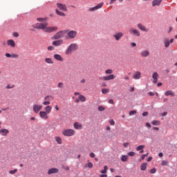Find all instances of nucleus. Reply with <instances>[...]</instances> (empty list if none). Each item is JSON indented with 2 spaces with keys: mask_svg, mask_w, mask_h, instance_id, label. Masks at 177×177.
<instances>
[{
  "mask_svg": "<svg viewBox=\"0 0 177 177\" xmlns=\"http://www.w3.org/2000/svg\"><path fill=\"white\" fill-rule=\"evenodd\" d=\"M34 28H37L39 30H43L44 32H53V31H57V27L51 26L48 27V23H38L35 24V26H33Z\"/></svg>",
  "mask_w": 177,
  "mask_h": 177,
  "instance_id": "nucleus-1",
  "label": "nucleus"
},
{
  "mask_svg": "<svg viewBox=\"0 0 177 177\" xmlns=\"http://www.w3.org/2000/svg\"><path fill=\"white\" fill-rule=\"evenodd\" d=\"M78 49V44L75 43L71 44L66 50L65 51V54L68 55H71L73 52H75Z\"/></svg>",
  "mask_w": 177,
  "mask_h": 177,
  "instance_id": "nucleus-2",
  "label": "nucleus"
},
{
  "mask_svg": "<svg viewBox=\"0 0 177 177\" xmlns=\"http://www.w3.org/2000/svg\"><path fill=\"white\" fill-rule=\"evenodd\" d=\"M105 73L106 74H111L108 76H103L102 77H100V80H103L104 81H110L111 80H114V78H115V75H111L113 74V70L111 69H107Z\"/></svg>",
  "mask_w": 177,
  "mask_h": 177,
  "instance_id": "nucleus-3",
  "label": "nucleus"
},
{
  "mask_svg": "<svg viewBox=\"0 0 177 177\" xmlns=\"http://www.w3.org/2000/svg\"><path fill=\"white\" fill-rule=\"evenodd\" d=\"M67 33L66 30H61L57 32L53 37L52 39H60L64 37V35Z\"/></svg>",
  "mask_w": 177,
  "mask_h": 177,
  "instance_id": "nucleus-4",
  "label": "nucleus"
},
{
  "mask_svg": "<svg viewBox=\"0 0 177 177\" xmlns=\"http://www.w3.org/2000/svg\"><path fill=\"white\" fill-rule=\"evenodd\" d=\"M62 134L64 135V136H74V135H75V131L72 129H68L66 130H63Z\"/></svg>",
  "mask_w": 177,
  "mask_h": 177,
  "instance_id": "nucleus-5",
  "label": "nucleus"
},
{
  "mask_svg": "<svg viewBox=\"0 0 177 177\" xmlns=\"http://www.w3.org/2000/svg\"><path fill=\"white\" fill-rule=\"evenodd\" d=\"M65 31H66L67 35L71 39H74L77 37V31L75 30H65Z\"/></svg>",
  "mask_w": 177,
  "mask_h": 177,
  "instance_id": "nucleus-6",
  "label": "nucleus"
},
{
  "mask_svg": "<svg viewBox=\"0 0 177 177\" xmlns=\"http://www.w3.org/2000/svg\"><path fill=\"white\" fill-rule=\"evenodd\" d=\"M42 105L35 104L32 106V110L35 114H38L39 113L40 110H42Z\"/></svg>",
  "mask_w": 177,
  "mask_h": 177,
  "instance_id": "nucleus-7",
  "label": "nucleus"
},
{
  "mask_svg": "<svg viewBox=\"0 0 177 177\" xmlns=\"http://www.w3.org/2000/svg\"><path fill=\"white\" fill-rule=\"evenodd\" d=\"M103 5H104V3L102 2L98 3L97 6L88 8V12H95V10H97L98 9H101V8H103Z\"/></svg>",
  "mask_w": 177,
  "mask_h": 177,
  "instance_id": "nucleus-8",
  "label": "nucleus"
},
{
  "mask_svg": "<svg viewBox=\"0 0 177 177\" xmlns=\"http://www.w3.org/2000/svg\"><path fill=\"white\" fill-rule=\"evenodd\" d=\"M129 31L130 34H131V35H136V37H140V32H139V30H138V29L131 28L129 29Z\"/></svg>",
  "mask_w": 177,
  "mask_h": 177,
  "instance_id": "nucleus-9",
  "label": "nucleus"
},
{
  "mask_svg": "<svg viewBox=\"0 0 177 177\" xmlns=\"http://www.w3.org/2000/svg\"><path fill=\"white\" fill-rule=\"evenodd\" d=\"M57 6L59 10H62V12H67V6H66V4L57 3Z\"/></svg>",
  "mask_w": 177,
  "mask_h": 177,
  "instance_id": "nucleus-10",
  "label": "nucleus"
},
{
  "mask_svg": "<svg viewBox=\"0 0 177 177\" xmlns=\"http://www.w3.org/2000/svg\"><path fill=\"white\" fill-rule=\"evenodd\" d=\"M122 37H124V33L119 32L113 35V37L115 38V41H120Z\"/></svg>",
  "mask_w": 177,
  "mask_h": 177,
  "instance_id": "nucleus-11",
  "label": "nucleus"
},
{
  "mask_svg": "<svg viewBox=\"0 0 177 177\" xmlns=\"http://www.w3.org/2000/svg\"><path fill=\"white\" fill-rule=\"evenodd\" d=\"M52 45H53V46H61V45H63V39L54 41H53Z\"/></svg>",
  "mask_w": 177,
  "mask_h": 177,
  "instance_id": "nucleus-12",
  "label": "nucleus"
},
{
  "mask_svg": "<svg viewBox=\"0 0 177 177\" xmlns=\"http://www.w3.org/2000/svg\"><path fill=\"white\" fill-rule=\"evenodd\" d=\"M39 117L42 120H48V118H49V116H48V113H46V112H45V111H40L39 112Z\"/></svg>",
  "mask_w": 177,
  "mask_h": 177,
  "instance_id": "nucleus-13",
  "label": "nucleus"
},
{
  "mask_svg": "<svg viewBox=\"0 0 177 177\" xmlns=\"http://www.w3.org/2000/svg\"><path fill=\"white\" fill-rule=\"evenodd\" d=\"M137 26L140 30H141V31H145V32H147V31H149V29L147 28L146 26H145V25L142 24H138Z\"/></svg>",
  "mask_w": 177,
  "mask_h": 177,
  "instance_id": "nucleus-14",
  "label": "nucleus"
},
{
  "mask_svg": "<svg viewBox=\"0 0 177 177\" xmlns=\"http://www.w3.org/2000/svg\"><path fill=\"white\" fill-rule=\"evenodd\" d=\"M142 77V73L140 71H136L135 74L133 75V80H140Z\"/></svg>",
  "mask_w": 177,
  "mask_h": 177,
  "instance_id": "nucleus-15",
  "label": "nucleus"
},
{
  "mask_svg": "<svg viewBox=\"0 0 177 177\" xmlns=\"http://www.w3.org/2000/svg\"><path fill=\"white\" fill-rule=\"evenodd\" d=\"M158 73L157 72H155L152 75V78L153 80V84H157L158 82Z\"/></svg>",
  "mask_w": 177,
  "mask_h": 177,
  "instance_id": "nucleus-16",
  "label": "nucleus"
},
{
  "mask_svg": "<svg viewBox=\"0 0 177 177\" xmlns=\"http://www.w3.org/2000/svg\"><path fill=\"white\" fill-rule=\"evenodd\" d=\"M59 172V169L57 168H51L48 169L47 174L48 175H52V174H57Z\"/></svg>",
  "mask_w": 177,
  "mask_h": 177,
  "instance_id": "nucleus-17",
  "label": "nucleus"
},
{
  "mask_svg": "<svg viewBox=\"0 0 177 177\" xmlns=\"http://www.w3.org/2000/svg\"><path fill=\"white\" fill-rule=\"evenodd\" d=\"M7 45H8V46H10L11 48H15L16 43L15 42V40L9 39L7 41Z\"/></svg>",
  "mask_w": 177,
  "mask_h": 177,
  "instance_id": "nucleus-18",
  "label": "nucleus"
},
{
  "mask_svg": "<svg viewBox=\"0 0 177 177\" xmlns=\"http://www.w3.org/2000/svg\"><path fill=\"white\" fill-rule=\"evenodd\" d=\"M54 59H55V60H57L58 62H64V58H63L62 57V55H59V54H55L53 55Z\"/></svg>",
  "mask_w": 177,
  "mask_h": 177,
  "instance_id": "nucleus-19",
  "label": "nucleus"
},
{
  "mask_svg": "<svg viewBox=\"0 0 177 177\" xmlns=\"http://www.w3.org/2000/svg\"><path fill=\"white\" fill-rule=\"evenodd\" d=\"M73 127L75 128V129H82V124H81L80 122H75L73 124Z\"/></svg>",
  "mask_w": 177,
  "mask_h": 177,
  "instance_id": "nucleus-20",
  "label": "nucleus"
},
{
  "mask_svg": "<svg viewBox=\"0 0 177 177\" xmlns=\"http://www.w3.org/2000/svg\"><path fill=\"white\" fill-rule=\"evenodd\" d=\"M150 55V53L148 50H142L140 53V56L142 57H147Z\"/></svg>",
  "mask_w": 177,
  "mask_h": 177,
  "instance_id": "nucleus-21",
  "label": "nucleus"
},
{
  "mask_svg": "<svg viewBox=\"0 0 177 177\" xmlns=\"http://www.w3.org/2000/svg\"><path fill=\"white\" fill-rule=\"evenodd\" d=\"M0 133H1L2 136H6L8 133H9V130L6 129H1Z\"/></svg>",
  "mask_w": 177,
  "mask_h": 177,
  "instance_id": "nucleus-22",
  "label": "nucleus"
},
{
  "mask_svg": "<svg viewBox=\"0 0 177 177\" xmlns=\"http://www.w3.org/2000/svg\"><path fill=\"white\" fill-rule=\"evenodd\" d=\"M162 0H153L152 2V6H160Z\"/></svg>",
  "mask_w": 177,
  "mask_h": 177,
  "instance_id": "nucleus-23",
  "label": "nucleus"
},
{
  "mask_svg": "<svg viewBox=\"0 0 177 177\" xmlns=\"http://www.w3.org/2000/svg\"><path fill=\"white\" fill-rule=\"evenodd\" d=\"M163 43L165 44V48H169V45L171 43H169V39L168 38L165 37L163 39Z\"/></svg>",
  "mask_w": 177,
  "mask_h": 177,
  "instance_id": "nucleus-24",
  "label": "nucleus"
},
{
  "mask_svg": "<svg viewBox=\"0 0 177 177\" xmlns=\"http://www.w3.org/2000/svg\"><path fill=\"white\" fill-rule=\"evenodd\" d=\"M45 110V113H48V114H50V112L52 111V106H47L45 107L44 109Z\"/></svg>",
  "mask_w": 177,
  "mask_h": 177,
  "instance_id": "nucleus-25",
  "label": "nucleus"
},
{
  "mask_svg": "<svg viewBox=\"0 0 177 177\" xmlns=\"http://www.w3.org/2000/svg\"><path fill=\"white\" fill-rule=\"evenodd\" d=\"M165 96H175V93L172 91L169 90L165 93Z\"/></svg>",
  "mask_w": 177,
  "mask_h": 177,
  "instance_id": "nucleus-26",
  "label": "nucleus"
},
{
  "mask_svg": "<svg viewBox=\"0 0 177 177\" xmlns=\"http://www.w3.org/2000/svg\"><path fill=\"white\" fill-rule=\"evenodd\" d=\"M45 63H47V64H53V59L52 58H46L44 59Z\"/></svg>",
  "mask_w": 177,
  "mask_h": 177,
  "instance_id": "nucleus-27",
  "label": "nucleus"
},
{
  "mask_svg": "<svg viewBox=\"0 0 177 177\" xmlns=\"http://www.w3.org/2000/svg\"><path fill=\"white\" fill-rule=\"evenodd\" d=\"M57 15H58L59 16H61L62 17H66V14H64L63 12L59 10H55Z\"/></svg>",
  "mask_w": 177,
  "mask_h": 177,
  "instance_id": "nucleus-28",
  "label": "nucleus"
},
{
  "mask_svg": "<svg viewBox=\"0 0 177 177\" xmlns=\"http://www.w3.org/2000/svg\"><path fill=\"white\" fill-rule=\"evenodd\" d=\"M141 171H146L147 169V163L145 162L140 165Z\"/></svg>",
  "mask_w": 177,
  "mask_h": 177,
  "instance_id": "nucleus-29",
  "label": "nucleus"
},
{
  "mask_svg": "<svg viewBox=\"0 0 177 177\" xmlns=\"http://www.w3.org/2000/svg\"><path fill=\"white\" fill-rule=\"evenodd\" d=\"M79 100H80V102H86V97H85V96L82 95H79Z\"/></svg>",
  "mask_w": 177,
  "mask_h": 177,
  "instance_id": "nucleus-30",
  "label": "nucleus"
},
{
  "mask_svg": "<svg viewBox=\"0 0 177 177\" xmlns=\"http://www.w3.org/2000/svg\"><path fill=\"white\" fill-rule=\"evenodd\" d=\"M121 160L123 161L124 162H126V161H128V156L127 155L122 156Z\"/></svg>",
  "mask_w": 177,
  "mask_h": 177,
  "instance_id": "nucleus-31",
  "label": "nucleus"
},
{
  "mask_svg": "<svg viewBox=\"0 0 177 177\" xmlns=\"http://www.w3.org/2000/svg\"><path fill=\"white\" fill-rule=\"evenodd\" d=\"M152 125H156V127L160 125L161 122L159 120H153L151 122Z\"/></svg>",
  "mask_w": 177,
  "mask_h": 177,
  "instance_id": "nucleus-32",
  "label": "nucleus"
},
{
  "mask_svg": "<svg viewBox=\"0 0 177 177\" xmlns=\"http://www.w3.org/2000/svg\"><path fill=\"white\" fill-rule=\"evenodd\" d=\"M87 167L88 168H93V164L91 162H88L87 165H86L84 168H86Z\"/></svg>",
  "mask_w": 177,
  "mask_h": 177,
  "instance_id": "nucleus-33",
  "label": "nucleus"
},
{
  "mask_svg": "<svg viewBox=\"0 0 177 177\" xmlns=\"http://www.w3.org/2000/svg\"><path fill=\"white\" fill-rule=\"evenodd\" d=\"M37 20L40 23H44V21H46V20H48V18H37Z\"/></svg>",
  "mask_w": 177,
  "mask_h": 177,
  "instance_id": "nucleus-34",
  "label": "nucleus"
},
{
  "mask_svg": "<svg viewBox=\"0 0 177 177\" xmlns=\"http://www.w3.org/2000/svg\"><path fill=\"white\" fill-rule=\"evenodd\" d=\"M55 140L58 143V145H62V138L56 137Z\"/></svg>",
  "mask_w": 177,
  "mask_h": 177,
  "instance_id": "nucleus-35",
  "label": "nucleus"
},
{
  "mask_svg": "<svg viewBox=\"0 0 177 177\" xmlns=\"http://www.w3.org/2000/svg\"><path fill=\"white\" fill-rule=\"evenodd\" d=\"M145 149V145H140L136 147L137 151H140V150H143Z\"/></svg>",
  "mask_w": 177,
  "mask_h": 177,
  "instance_id": "nucleus-36",
  "label": "nucleus"
},
{
  "mask_svg": "<svg viewBox=\"0 0 177 177\" xmlns=\"http://www.w3.org/2000/svg\"><path fill=\"white\" fill-rule=\"evenodd\" d=\"M17 171H18L17 169H15L14 170H10L9 174H10V175H15V174H16Z\"/></svg>",
  "mask_w": 177,
  "mask_h": 177,
  "instance_id": "nucleus-37",
  "label": "nucleus"
},
{
  "mask_svg": "<svg viewBox=\"0 0 177 177\" xmlns=\"http://www.w3.org/2000/svg\"><path fill=\"white\" fill-rule=\"evenodd\" d=\"M64 83H63V82H59L57 84V88H64Z\"/></svg>",
  "mask_w": 177,
  "mask_h": 177,
  "instance_id": "nucleus-38",
  "label": "nucleus"
},
{
  "mask_svg": "<svg viewBox=\"0 0 177 177\" xmlns=\"http://www.w3.org/2000/svg\"><path fill=\"white\" fill-rule=\"evenodd\" d=\"M128 156H129L130 157H135V155L136 154L135 152L133 151H130L128 153Z\"/></svg>",
  "mask_w": 177,
  "mask_h": 177,
  "instance_id": "nucleus-39",
  "label": "nucleus"
},
{
  "mask_svg": "<svg viewBox=\"0 0 177 177\" xmlns=\"http://www.w3.org/2000/svg\"><path fill=\"white\" fill-rule=\"evenodd\" d=\"M50 99H53L52 95H47L44 97V100H50Z\"/></svg>",
  "mask_w": 177,
  "mask_h": 177,
  "instance_id": "nucleus-40",
  "label": "nucleus"
},
{
  "mask_svg": "<svg viewBox=\"0 0 177 177\" xmlns=\"http://www.w3.org/2000/svg\"><path fill=\"white\" fill-rule=\"evenodd\" d=\"M161 165H163V166L168 165V160H162L161 162Z\"/></svg>",
  "mask_w": 177,
  "mask_h": 177,
  "instance_id": "nucleus-41",
  "label": "nucleus"
},
{
  "mask_svg": "<svg viewBox=\"0 0 177 177\" xmlns=\"http://www.w3.org/2000/svg\"><path fill=\"white\" fill-rule=\"evenodd\" d=\"M109 91V88H103L102 90V93H104V94L108 93Z\"/></svg>",
  "mask_w": 177,
  "mask_h": 177,
  "instance_id": "nucleus-42",
  "label": "nucleus"
},
{
  "mask_svg": "<svg viewBox=\"0 0 177 177\" xmlns=\"http://www.w3.org/2000/svg\"><path fill=\"white\" fill-rule=\"evenodd\" d=\"M147 156H149V153H147L146 154H144L141 156L140 160H145V158H146V157H147Z\"/></svg>",
  "mask_w": 177,
  "mask_h": 177,
  "instance_id": "nucleus-43",
  "label": "nucleus"
},
{
  "mask_svg": "<svg viewBox=\"0 0 177 177\" xmlns=\"http://www.w3.org/2000/svg\"><path fill=\"white\" fill-rule=\"evenodd\" d=\"M11 57H12L13 59H17V57H19V55H17V54H11Z\"/></svg>",
  "mask_w": 177,
  "mask_h": 177,
  "instance_id": "nucleus-44",
  "label": "nucleus"
},
{
  "mask_svg": "<svg viewBox=\"0 0 177 177\" xmlns=\"http://www.w3.org/2000/svg\"><path fill=\"white\" fill-rule=\"evenodd\" d=\"M43 104H44V106H49V104H50V102H49V101H44L43 102Z\"/></svg>",
  "mask_w": 177,
  "mask_h": 177,
  "instance_id": "nucleus-45",
  "label": "nucleus"
},
{
  "mask_svg": "<svg viewBox=\"0 0 177 177\" xmlns=\"http://www.w3.org/2000/svg\"><path fill=\"white\" fill-rule=\"evenodd\" d=\"M157 172V169L156 168H153L150 170L151 174H156Z\"/></svg>",
  "mask_w": 177,
  "mask_h": 177,
  "instance_id": "nucleus-46",
  "label": "nucleus"
},
{
  "mask_svg": "<svg viewBox=\"0 0 177 177\" xmlns=\"http://www.w3.org/2000/svg\"><path fill=\"white\" fill-rule=\"evenodd\" d=\"M98 110H99V111H103L105 110V109L104 108L103 106H98Z\"/></svg>",
  "mask_w": 177,
  "mask_h": 177,
  "instance_id": "nucleus-47",
  "label": "nucleus"
},
{
  "mask_svg": "<svg viewBox=\"0 0 177 177\" xmlns=\"http://www.w3.org/2000/svg\"><path fill=\"white\" fill-rule=\"evenodd\" d=\"M48 50H55V47H53V46H50L48 47Z\"/></svg>",
  "mask_w": 177,
  "mask_h": 177,
  "instance_id": "nucleus-48",
  "label": "nucleus"
},
{
  "mask_svg": "<svg viewBox=\"0 0 177 177\" xmlns=\"http://www.w3.org/2000/svg\"><path fill=\"white\" fill-rule=\"evenodd\" d=\"M129 114V115H133V114H136V111H131Z\"/></svg>",
  "mask_w": 177,
  "mask_h": 177,
  "instance_id": "nucleus-49",
  "label": "nucleus"
},
{
  "mask_svg": "<svg viewBox=\"0 0 177 177\" xmlns=\"http://www.w3.org/2000/svg\"><path fill=\"white\" fill-rule=\"evenodd\" d=\"M108 102L110 104H114V100L113 99H111L108 101Z\"/></svg>",
  "mask_w": 177,
  "mask_h": 177,
  "instance_id": "nucleus-50",
  "label": "nucleus"
},
{
  "mask_svg": "<svg viewBox=\"0 0 177 177\" xmlns=\"http://www.w3.org/2000/svg\"><path fill=\"white\" fill-rule=\"evenodd\" d=\"M109 124H110L111 125H114V124H115V122H114V120H110V121H109Z\"/></svg>",
  "mask_w": 177,
  "mask_h": 177,
  "instance_id": "nucleus-51",
  "label": "nucleus"
},
{
  "mask_svg": "<svg viewBox=\"0 0 177 177\" xmlns=\"http://www.w3.org/2000/svg\"><path fill=\"white\" fill-rule=\"evenodd\" d=\"M142 115H143V117H146L147 115H149V112H144L143 113H142Z\"/></svg>",
  "mask_w": 177,
  "mask_h": 177,
  "instance_id": "nucleus-52",
  "label": "nucleus"
},
{
  "mask_svg": "<svg viewBox=\"0 0 177 177\" xmlns=\"http://www.w3.org/2000/svg\"><path fill=\"white\" fill-rule=\"evenodd\" d=\"M13 37H15L16 38H17V37H19V33H17V32H14L13 33Z\"/></svg>",
  "mask_w": 177,
  "mask_h": 177,
  "instance_id": "nucleus-53",
  "label": "nucleus"
},
{
  "mask_svg": "<svg viewBox=\"0 0 177 177\" xmlns=\"http://www.w3.org/2000/svg\"><path fill=\"white\" fill-rule=\"evenodd\" d=\"M146 127H147V128H151V124H150V123H149V122H147Z\"/></svg>",
  "mask_w": 177,
  "mask_h": 177,
  "instance_id": "nucleus-54",
  "label": "nucleus"
},
{
  "mask_svg": "<svg viewBox=\"0 0 177 177\" xmlns=\"http://www.w3.org/2000/svg\"><path fill=\"white\" fill-rule=\"evenodd\" d=\"M90 157H91V158H95V153H90Z\"/></svg>",
  "mask_w": 177,
  "mask_h": 177,
  "instance_id": "nucleus-55",
  "label": "nucleus"
},
{
  "mask_svg": "<svg viewBox=\"0 0 177 177\" xmlns=\"http://www.w3.org/2000/svg\"><path fill=\"white\" fill-rule=\"evenodd\" d=\"M12 54H9V53H6V57H11Z\"/></svg>",
  "mask_w": 177,
  "mask_h": 177,
  "instance_id": "nucleus-56",
  "label": "nucleus"
},
{
  "mask_svg": "<svg viewBox=\"0 0 177 177\" xmlns=\"http://www.w3.org/2000/svg\"><path fill=\"white\" fill-rule=\"evenodd\" d=\"M101 174H107V171H106L104 169L103 170L100 171Z\"/></svg>",
  "mask_w": 177,
  "mask_h": 177,
  "instance_id": "nucleus-57",
  "label": "nucleus"
},
{
  "mask_svg": "<svg viewBox=\"0 0 177 177\" xmlns=\"http://www.w3.org/2000/svg\"><path fill=\"white\" fill-rule=\"evenodd\" d=\"M129 145V142H125V143L123 144L124 147H127Z\"/></svg>",
  "mask_w": 177,
  "mask_h": 177,
  "instance_id": "nucleus-58",
  "label": "nucleus"
},
{
  "mask_svg": "<svg viewBox=\"0 0 177 177\" xmlns=\"http://www.w3.org/2000/svg\"><path fill=\"white\" fill-rule=\"evenodd\" d=\"M148 93H149V96H154V93H153L151 91L149 92Z\"/></svg>",
  "mask_w": 177,
  "mask_h": 177,
  "instance_id": "nucleus-59",
  "label": "nucleus"
},
{
  "mask_svg": "<svg viewBox=\"0 0 177 177\" xmlns=\"http://www.w3.org/2000/svg\"><path fill=\"white\" fill-rule=\"evenodd\" d=\"M12 88H13V86H10L9 84L6 86L7 89H12Z\"/></svg>",
  "mask_w": 177,
  "mask_h": 177,
  "instance_id": "nucleus-60",
  "label": "nucleus"
},
{
  "mask_svg": "<svg viewBox=\"0 0 177 177\" xmlns=\"http://www.w3.org/2000/svg\"><path fill=\"white\" fill-rule=\"evenodd\" d=\"M124 80H125L126 81H129V76H125V77H124Z\"/></svg>",
  "mask_w": 177,
  "mask_h": 177,
  "instance_id": "nucleus-61",
  "label": "nucleus"
},
{
  "mask_svg": "<svg viewBox=\"0 0 177 177\" xmlns=\"http://www.w3.org/2000/svg\"><path fill=\"white\" fill-rule=\"evenodd\" d=\"M81 84H85L86 82V80L85 79H82L81 81H80Z\"/></svg>",
  "mask_w": 177,
  "mask_h": 177,
  "instance_id": "nucleus-62",
  "label": "nucleus"
},
{
  "mask_svg": "<svg viewBox=\"0 0 177 177\" xmlns=\"http://www.w3.org/2000/svg\"><path fill=\"white\" fill-rule=\"evenodd\" d=\"M100 177H107V174H101Z\"/></svg>",
  "mask_w": 177,
  "mask_h": 177,
  "instance_id": "nucleus-63",
  "label": "nucleus"
},
{
  "mask_svg": "<svg viewBox=\"0 0 177 177\" xmlns=\"http://www.w3.org/2000/svg\"><path fill=\"white\" fill-rule=\"evenodd\" d=\"M131 46H132L133 48H135V46H136V43H132V44H131Z\"/></svg>",
  "mask_w": 177,
  "mask_h": 177,
  "instance_id": "nucleus-64",
  "label": "nucleus"
}]
</instances>
